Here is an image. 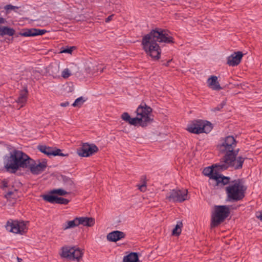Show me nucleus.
Segmentation results:
<instances>
[{"mask_svg":"<svg viewBox=\"0 0 262 262\" xmlns=\"http://www.w3.org/2000/svg\"><path fill=\"white\" fill-rule=\"evenodd\" d=\"M52 193H55V194H57L58 195L64 196L67 194L70 193V192H68V191H66L63 189L59 188L52 190Z\"/></svg>","mask_w":262,"mask_h":262,"instance_id":"nucleus-30","label":"nucleus"},{"mask_svg":"<svg viewBox=\"0 0 262 262\" xmlns=\"http://www.w3.org/2000/svg\"><path fill=\"white\" fill-rule=\"evenodd\" d=\"M187 190L185 189H173L166 194V199L172 202H182L187 199Z\"/></svg>","mask_w":262,"mask_h":262,"instance_id":"nucleus-8","label":"nucleus"},{"mask_svg":"<svg viewBox=\"0 0 262 262\" xmlns=\"http://www.w3.org/2000/svg\"><path fill=\"white\" fill-rule=\"evenodd\" d=\"M208 86L213 90L219 91L222 89L216 76H211L207 80Z\"/></svg>","mask_w":262,"mask_h":262,"instance_id":"nucleus-19","label":"nucleus"},{"mask_svg":"<svg viewBox=\"0 0 262 262\" xmlns=\"http://www.w3.org/2000/svg\"><path fill=\"white\" fill-rule=\"evenodd\" d=\"M49 70L51 71L52 75L56 77L59 73V65L58 63H54L51 64L49 67Z\"/></svg>","mask_w":262,"mask_h":262,"instance_id":"nucleus-28","label":"nucleus"},{"mask_svg":"<svg viewBox=\"0 0 262 262\" xmlns=\"http://www.w3.org/2000/svg\"><path fill=\"white\" fill-rule=\"evenodd\" d=\"M74 47H68L66 49H63L60 52L61 53H69L71 54L73 50Z\"/></svg>","mask_w":262,"mask_h":262,"instance_id":"nucleus-36","label":"nucleus"},{"mask_svg":"<svg viewBox=\"0 0 262 262\" xmlns=\"http://www.w3.org/2000/svg\"><path fill=\"white\" fill-rule=\"evenodd\" d=\"M246 187L241 180L237 179L232 181L226 187V191L229 201H238L245 196Z\"/></svg>","mask_w":262,"mask_h":262,"instance_id":"nucleus-3","label":"nucleus"},{"mask_svg":"<svg viewBox=\"0 0 262 262\" xmlns=\"http://www.w3.org/2000/svg\"><path fill=\"white\" fill-rule=\"evenodd\" d=\"M6 229L14 233L23 234L27 232V224L24 221H8L6 225Z\"/></svg>","mask_w":262,"mask_h":262,"instance_id":"nucleus-11","label":"nucleus"},{"mask_svg":"<svg viewBox=\"0 0 262 262\" xmlns=\"http://www.w3.org/2000/svg\"><path fill=\"white\" fill-rule=\"evenodd\" d=\"M226 105V102L225 101H223L219 105H218L216 107L212 109V111L213 112L219 111L223 107Z\"/></svg>","mask_w":262,"mask_h":262,"instance_id":"nucleus-33","label":"nucleus"},{"mask_svg":"<svg viewBox=\"0 0 262 262\" xmlns=\"http://www.w3.org/2000/svg\"><path fill=\"white\" fill-rule=\"evenodd\" d=\"M17 260H18V262H20V260H21V259L19 258L18 257H17Z\"/></svg>","mask_w":262,"mask_h":262,"instance_id":"nucleus-43","label":"nucleus"},{"mask_svg":"<svg viewBox=\"0 0 262 262\" xmlns=\"http://www.w3.org/2000/svg\"><path fill=\"white\" fill-rule=\"evenodd\" d=\"M69 202V201L68 199L59 197L58 200L57 202V204L67 205L68 204Z\"/></svg>","mask_w":262,"mask_h":262,"instance_id":"nucleus-34","label":"nucleus"},{"mask_svg":"<svg viewBox=\"0 0 262 262\" xmlns=\"http://www.w3.org/2000/svg\"><path fill=\"white\" fill-rule=\"evenodd\" d=\"M121 119L130 125L136 126L137 125L136 118H131L128 113L124 112L121 115Z\"/></svg>","mask_w":262,"mask_h":262,"instance_id":"nucleus-25","label":"nucleus"},{"mask_svg":"<svg viewBox=\"0 0 262 262\" xmlns=\"http://www.w3.org/2000/svg\"><path fill=\"white\" fill-rule=\"evenodd\" d=\"M82 255L83 252L79 248L66 246L62 248L61 256L70 260L79 261Z\"/></svg>","mask_w":262,"mask_h":262,"instance_id":"nucleus-10","label":"nucleus"},{"mask_svg":"<svg viewBox=\"0 0 262 262\" xmlns=\"http://www.w3.org/2000/svg\"><path fill=\"white\" fill-rule=\"evenodd\" d=\"M79 225L78 217L75 218L73 220L69 221L62 224V229L64 230L73 228Z\"/></svg>","mask_w":262,"mask_h":262,"instance_id":"nucleus-23","label":"nucleus"},{"mask_svg":"<svg viewBox=\"0 0 262 262\" xmlns=\"http://www.w3.org/2000/svg\"><path fill=\"white\" fill-rule=\"evenodd\" d=\"M6 20L4 18L0 17V24H4Z\"/></svg>","mask_w":262,"mask_h":262,"instance_id":"nucleus-42","label":"nucleus"},{"mask_svg":"<svg viewBox=\"0 0 262 262\" xmlns=\"http://www.w3.org/2000/svg\"><path fill=\"white\" fill-rule=\"evenodd\" d=\"M151 112L152 108L145 103L140 104L136 110L137 116L135 118L137 124L145 127L152 122Z\"/></svg>","mask_w":262,"mask_h":262,"instance_id":"nucleus-4","label":"nucleus"},{"mask_svg":"<svg viewBox=\"0 0 262 262\" xmlns=\"http://www.w3.org/2000/svg\"><path fill=\"white\" fill-rule=\"evenodd\" d=\"M4 187H7V183L4 184Z\"/></svg>","mask_w":262,"mask_h":262,"instance_id":"nucleus-44","label":"nucleus"},{"mask_svg":"<svg viewBox=\"0 0 262 262\" xmlns=\"http://www.w3.org/2000/svg\"><path fill=\"white\" fill-rule=\"evenodd\" d=\"M62 178L66 189L70 193L71 191L74 190L75 188L74 182L71 179L66 176H63Z\"/></svg>","mask_w":262,"mask_h":262,"instance_id":"nucleus-20","label":"nucleus"},{"mask_svg":"<svg viewBox=\"0 0 262 262\" xmlns=\"http://www.w3.org/2000/svg\"><path fill=\"white\" fill-rule=\"evenodd\" d=\"M218 163L215 164L212 167H206L203 170V173L205 176H209L211 179L215 181L217 185H225L229 183L230 178L225 177L218 172V171H223L224 170L219 169L216 167Z\"/></svg>","mask_w":262,"mask_h":262,"instance_id":"nucleus-6","label":"nucleus"},{"mask_svg":"<svg viewBox=\"0 0 262 262\" xmlns=\"http://www.w3.org/2000/svg\"><path fill=\"white\" fill-rule=\"evenodd\" d=\"M78 219L79 225H82L84 226L91 227L93 226L95 223L94 219L92 217H78Z\"/></svg>","mask_w":262,"mask_h":262,"instance_id":"nucleus-21","label":"nucleus"},{"mask_svg":"<svg viewBox=\"0 0 262 262\" xmlns=\"http://www.w3.org/2000/svg\"><path fill=\"white\" fill-rule=\"evenodd\" d=\"M15 30L8 27H3L1 28L0 35L4 36L6 35L12 36L14 34Z\"/></svg>","mask_w":262,"mask_h":262,"instance_id":"nucleus-27","label":"nucleus"},{"mask_svg":"<svg viewBox=\"0 0 262 262\" xmlns=\"http://www.w3.org/2000/svg\"><path fill=\"white\" fill-rule=\"evenodd\" d=\"M229 213L230 209L228 206L225 205L215 206L211 214V227L219 226L228 216Z\"/></svg>","mask_w":262,"mask_h":262,"instance_id":"nucleus-5","label":"nucleus"},{"mask_svg":"<svg viewBox=\"0 0 262 262\" xmlns=\"http://www.w3.org/2000/svg\"><path fill=\"white\" fill-rule=\"evenodd\" d=\"M98 150V148L94 144L84 143L77 149V154L82 157H90Z\"/></svg>","mask_w":262,"mask_h":262,"instance_id":"nucleus-13","label":"nucleus"},{"mask_svg":"<svg viewBox=\"0 0 262 262\" xmlns=\"http://www.w3.org/2000/svg\"><path fill=\"white\" fill-rule=\"evenodd\" d=\"M28 90L26 88L23 90L20 91V93L19 94V96L16 100V102L20 104V107H22L24 104L26 103L27 100V97H28Z\"/></svg>","mask_w":262,"mask_h":262,"instance_id":"nucleus-22","label":"nucleus"},{"mask_svg":"<svg viewBox=\"0 0 262 262\" xmlns=\"http://www.w3.org/2000/svg\"><path fill=\"white\" fill-rule=\"evenodd\" d=\"M256 217L262 221V212H260L259 214H257Z\"/></svg>","mask_w":262,"mask_h":262,"instance_id":"nucleus-41","label":"nucleus"},{"mask_svg":"<svg viewBox=\"0 0 262 262\" xmlns=\"http://www.w3.org/2000/svg\"><path fill=\"white\" fill-rule=\"evenodd\" d=\"M243 56L241 52H234L228 57L227 63L231 66H235L238 65Z\"/></svg>","mask_w":262,"mask_h":262,"instance_id":"nucleus-15","label":"nucleus"},{"mask_svg":"<svg viewBox=\"0 0 262 262\" xmlns=\"http://www.w3.org/2000/svg\"><path fill=\"white\" fill-rule=\"evenodd\" d=\"M47 166V163L46 160L41 162L36 161L30 158L27 168L29 169L32 174L37 175L43 172Z\"/></svg>","mask_w":262,"mask_h":262,"instance_id":"nucleus-12","label":"nucleus"},{"mask_svg":"<svg viewBox=\"0 0 262 262\" xmlns=\"http://www.w3.org/2000/svg\"><path fill=\"white\" fill-rule=\"evenodd\" d=\"M157 42L171 43L173 42V38L169 34L168 31L161 29L153 30L143 37V49L148 55L156 60L160 58L161 53Z\"/></svg>","mask_w":262,"mask_h":262,"instance_id":"nucleus-2","label":"nucleus"},{"mask_svg":"<svg viewBox=\"0 0 262 262\" xmlns=\"http://www.w3.org/2000/svg\"><path fill=\"white\" fill-rule=\"evenodd\" d=\"M38 149L42 153L46 154L48 156H61L62 155L60 153L61 150L59 149H57L54 150L52 148L50 147H47L45 145H40L38 146Z\"/></svg>","mask_w":262,"mask_h":262,"instance_id":"nucleus-16","label":"nucleus"},{"mask_svg":"<svg viewBox=\"0 0 262 262\" xmlns=\"http://www.w3.org/2000/svg\"><path fill=\"white\" fill-rule=\"evenodd\" d=\"M212 129V124L205 120H194L187 126V130L193 134L208 133Z\"/></svg>","mask_w":262,"mask_h":262,"instance_id":"nucleus-7","label":"nucleus"},{"mask_svg":"<svg viewBox=\"0 0 262 262\" xmlns=\"http://www.w3.org/2000/svg\"><path fill=\"white\" fill-rule=\"evenodd\" d=\"M69 105V102H65L60 103V106L62 107H66Z\"/></svg>","mask_w":262,"mask_h":262,"instance_id":"nucleus-40","label":"nucleus"},{"mask_svg":"<svg viewBox=\"0 0 262 262\" xmlns=\"http://www.w3.org/2000/svg\"><path fill=\"white\" fill-rule=\"evenodd\" d=\"M43 199L44 200L49 203L57 204L59 196L56 195L55 193H52V190H51L48 194H45L43 196Z\"/></svg>","mask_w":262,"mask_h":262,"instance_id":"nucleus-24","label":"nucleus"},{"mask_svg":"<svg viewBox=\"0 0 262 262\" xmlns=\"http://www.w3.org/2000/svg\"><path fill=\"white\" fill-rule=\"evenodd\" d=\"M4 164L7 171L15 173L18 170L16 149L4 157Z\"/></svg>","mask_w":262,"mask_h":262,"instance_id":"nucleus-9","label":"nucleus"},{"mask_svg":"<svg viewBox=\"0 0 262 262\" xmlns=\"http://www.w3.org/2000/svg\"><path fill=\"white\" fill-rule=\"evenodd\" d=\"M125 233L122 231L116 230L107 235V239L110 242H116L125 237Z\"/></svg>","mask_w":262,"mask_h":262,"instance_id":"nucleus-17","label":"nucleus"},{"mask_svg":"<svg viewBox=\"0 0 262 262\" xmlns=\"http://www.w3.org/2000/svg\"><path fill=\"white\" fill-rule=\"evenodd\" d=\"M221 143L218 145L220 153L224 154L221 158L216 167L219 169L226 170L229 168L234 169H239L243 167L245 158L238 156L239 149H235L236 141L232 136H228L221 140Z\"/></svg>","mask_w":262,"mask_h":262,"instance_id":"nucleus-1","label":"nucleus"},{"mask_svg":"<svg viewBox=\"0 0 262 262\" xmlns=\"http://www.w3.org/2000/svg\"><path fill=\"white\" fill-rule=\"evenodd\" d=\"M18 169L27 168L31 158L21 150H16Z\"/></svg>","mask_w":262,"mask_h":262,"instance_id":"nucleus-14","label":"nucleus"},{"mask_svg":"<svg viewBox=\"0 0 262 262\" xmlns=\"http://www.w3.org/2000/svg\"><path fill=\"white\" fill-rule=\"evenodd\" d=\"M139 189L142 192H144L146 190V182H144L143 184L140 185H138Z\"/></svg>","mask_w":262,"mask_h":262,"instance_id":"nucleus-35","label":"nucleus"},{"mask_svg":"<svg viewBox=\"0 0 262 262\" xmlns=\"http://www.w3.org/2000/svg\"><path fill=\"white\" fill-rule=\"evenodd\" d=\"M123 262H139L137 253L132 252L123 258Z\"/></svg>","mask_w":262,"mask_h":262,"instance_id":"nucleus-26","label":"nucleus"},{"mask_svg":"<svg viewBox=\"0 0 262 262\" xmlns=\"http://www.w3.org/2000/svg\"><path fill=\"white\" fill-rule=\"evenodd\" d=\"M15 8V7L14 6H12L11 5H7L5 7V9L7 11L10 10H14Z\"/></svg>","mask_w":262,"mask_h":262,"instance_id":"nucleus-37","label":"nucleus"},{"mask_svg":"<svg viewBox=\"0 0 262 262\" xmlns=\"http://www.w3.org/2000/svg\"><path fill=\"white\" fill-rule=\"evenodd\" d=\"M47 32V31L44 29H39L35 28H32L27 30L21 33V35L23 36H35L37 35H41L44 34Z\"/></svg>","mask_w":262,"mask_h":262,"instance_id":"nucleus-18","label":"nucleus"},{"mask_svg":"<svg viewBox=\"0 0 262 262\" xmlns=\"http://www.w3.org/2000/svg\"><path fill=\"white\" fill-rule=\"evenodd\" d=\"M13 192L12 191H9L5 194V198L7 199L11 198V195L13 194Z\"/></svg>","mask_w":262,"mask_h":262,"instance_id":"nucleus-38","label":"nucleus"},{"mask_svg":"<svg viewBox=\"0 0 262 262\" xmlns=\"http://www.w3.org/2000/svg\"><path fill=\"white\" fill-rule=\"evenodd\" d=\"M183 224L181 221H178L175 227L172 230V234L173 235H179L182 231Z\"/></svg>","mask_w":262,"mask_h":262,"instance_id":"nucleus-29","label":"nucleus"},{"mask_svg":"<svg viewBox=\"0 0 262 262\" xmlns=\"http://www.w3.org/2000/svg\"><path fill=\"white\" fill-rule=\"evenodd\" d=\"M71 74V71L68 68L64 69L61 72V76L64 79L69 77Z\"/></svg>","mask_w":262,"mask_h":262,"instance_id":"nucleus-32","label":"nucleus"},{"mask_svg":"<svg viewBox=\"0 0 262 262\" xmlns=\"http://www.w3.org/2000/svg\"><path fill=\"white\" fill-rule=\"evenodd\" d=\"M113 16L114 15H111L108 16L105 19V22L108 23L109 21H110L111 20H112Z\"/></svg>","mask_w":262,"mask_h":262,"instance_id":"nucleus-39","label":"nucleus"},{"mask_svg":"<svg viewBox=\"0 0 262 262\" xmlns=\"http://www.w3.org/2000/svg\"><path fill=\"white\" fill-rule=\"evenodd\" d=\"M85 100L84 99L83 97H80L75 100L74 103L72 104V106L74 107H80L85 102Z\"/></svg>","mask_w":262,"mask_h":262,"instance_id":"nucleus-31","label":"nucleus"}]
</instances>
